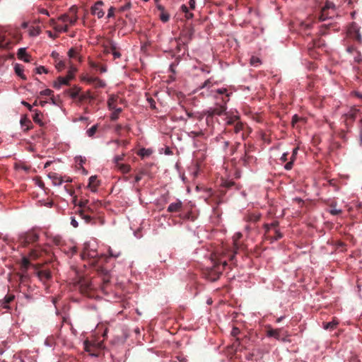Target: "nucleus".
<instances>
[{"mask_svg":"<svg viewBox=\"0 0 362 362\" xmlns=\"http://www.w3.org/2000/svg\"><path fill=\"white\" fill-rule=\"evenodd\" d=\"M331 14H332L331 11L322 8L319 18L320 21H324L326 19L331 18Z\"/></svg>","mask_w":362,"mask_h":362,"instance_id":"nucleus-28","label":"nucleus"},{"mask_svg":"<svg viewBox=\"0 0 362 362\" xmlns=\"http://www.w3.org/2000/svg\"><path fill=\"white\" fill-rule=\"evenodd\" d=\"M274 236H272L269 235V236L266 235L267 238L270 239L272 241L277 240L281 239L283 237L282 233L278 230L275 229L274 230Z\"/></svg>","mask_w":362,"mask_h":362,"instance_id":"nucleus-33","label":"nucleus"},{"mask_svg":"<svg viewBox=\"0 0 362 362\" xmlns=\"http://www.w3.org/2000/svg\"><path fill=\"white\" fill-rule=\"evenodd\" d=\"M300 119H301V118L299 117L297 115H293L292 117V121H291L293 126H294L295 124L298 122Z\"/></svg>","mask_w":362,"mask_h":362,"instance_id":"nucleus-60","label":"nucleus"},{"mask_svg":"<svg viewBox=\"0 0 362 362\" xmlns=\"http://www.w3.org/2000/svg\"><path fill=\"white\" fill-rule=\"evenodd\" d=\"M182 207V203L181 201L177 200L175 203H171L168 207V211L170 213L179 212L181 211Z\"/></svg>","mask_w":362,"mask_h":362,"instance_id":"nucleus-18","label":"nucleus"},{"mask_svg":"<svg viewBox=\"0 0 362 362\" xmlns=\"http://www.w3.org/2000/svg\"><path fill=\"white\" fill-rule=\"evenodd\" d=\"M348 35L358 42H361V35L358 25L355 23H351L347 30Z\"/></svg>","mask_w":362,"mask_h":362,"instance_id":"nucleus-8","label":"nucleus"},{"mask_svg":"<svg viewBox=\"0 0 362 362\" xmlns=\"http://www.w3.org/2000/svg\"><path fill=\"white\" fill-rule=\"evenodd\" d=\"M68 55L70 58H76L77 56V52L74 48H71L68 52Z\"/></svg>","mask_w":362,"mask_h":362,"instance_id":"nucleus-55","label":"nucleus"},{"mask_svg":"<svg viewBox=\"0 0 362 362\" xmlns=\"http://www.w3.org/2000/svg\"><path fill=\"white\" fill-rule=\"evenodd\" d=\"M226 104L222 105L216 104L215 107H210L209 109L204 111V115L206 116V119L209 117L211 118L214 115H221L226 110Z\"/></svg>","mask_w":362,"mask_h":362,"instance_id":"nucleus-5","label":"nucleus"},{"mask_svg":"<svg viewBox=\"0 0 362 362\" xmlns=\"http://www.w3.org/2000/svg\"><path fill=\"white\" fill-rule=\"evenodd\" d=\"M98 185L99 181L97 180V177L95 175L90 176L88 185V188H90L92 192H96Z\"/></svg>","mask_w":362,"mask_h":362,"instance_id":"nucleus-22","label":"nucleus"},{"mask_svg":"<svg viewBox=\"0 0 362 362\" xmlns=\"http://www.w3.org/2000/svg\"><path fill=\"white\" fill-rule=\"evenodd\" d=\"M88 200L84 199V200H80L78 204H75L76 206H78L77 210H79L80 209L85 208L88 206Z\"/></svg>","mask_w":362,"mask_h":362,"instance_id":"nucleus-43","label":"nucleus"},{"mask_svg":"<svg viewBox=\"0 0 362 362\" xmlns=\"http://www.w3.org/2000/svg\"><path fill=\"white\" fill-rule=\"evenodd\" d=\"M97 131V126L93 125L90 129H88L86 132L88 136L92 137Z\"/></svg>","mask_w":362,"mask_h":362,"instance_id":"nucleus-47","label":"nucleus"},{"mask_svg":"<svg viewBox=\"0 0 362 362\" xmlns=\"http://www.w3.org/2000/svg\"><path fill=\"white\" fill-rule=\"evenodd\" d=\"M81 88L78 86H74L72 88L67 89L65 93L69 95L71 98L76 99L79 98Z\"/></svg>","mask_w":362,"mask_h":362,"instance_id":"nucleus-15","label":"nucleus"},{"mask_svg":"<svg viewBox=\"0 0 362 362\" xmlns=\"http://www.w3.org/2000/svg\"><path fill=\"white\" fill-rule=\"evenodd\" d=\"M62 240L60 236H55L53 238V242L56 245H60L62 243Z\"/></svg>","mask_w":362,"mask_h":362,"instance_id":"nucleus-58","label":"nucleus"},{"mask_svg":"<svg viewBox=\"0 0 362 362\" xmlns=\"http://www.w3.org/2000/svg\"><path fill=\"white\" fill-rule=\"evenodd\" d=\"M234 185H235V182L233 181L225 180L223 182L222 186L227 189H229V188L232 187Z\"/></svg>","mask_w":362,"mask_h":362,"instance_id":"nucleus-52","label":"nucleus"},{"mask_svg":"<svg viewBox=\"0 0 362 362\" xmlns=\"http://www.w3.org/2000/svg\"><path fill=\"white\" fill-rule=\"evenodd\" d=\"M53 91L50 89H45L42 91H41L40 94L41 95H46V96H49L52 94Z\"/></svg>","mask_w":362,"mask_h":362,"instance_id":"nucleus-61","label":"nucleus"},{"mask_svg":"<svg viewBox=\"0 0 362 362\" xmlns=\"http://www.w3.org/2000/svg\"><path fill=\"white\" fill-rule=\"evenodd\" d=\"M37 274L40 280L44 283L50 280L52 278L50 271L47 269L40 270L37 272Z\"/></svg>","mask_w":362,"mask_h":362,"instance_id":"nucleus-14","label":"nucleus"},{"mask_svg":"<svg viewBox=\"0 0 362 362\" xmlns=\"http://www.w3.org/2000/svg\"><path fill=\"white\" fill-rule=\"evenodd\" d=\"M338 324H339L338 320H337L336 319L334 318L332 320V321H331V322H324L323 323V328L325 329L333 330V329H334L337 327Z\"/></svg>","mask_w":362,"mask_h":362,"instance_id":"nucleus-24","label":"nucleus"},{"mask_svg":"<svg viewBox=\"0 0 362 362\" xmlns=\"http://www.w3.org/2000/svg\"><path fill=\"white\" fill-rule=\"evenodd\" d=\"M30 266V262L28 258L26 257H23L21 264V271L22 272L21 275V281H24L28 277L27 271Z\"/></svg>","mask_w":362,"mask_h":362,"instance_id":"nucleus-11","label":"nucleus"},{"mask_svg":"<svg viewBox=\"0 0 362 362\" xmlns=\"http://www.w3.org/2000/svg\"><path fill=\"white\" fill-rule=\"evenodd\" d=\"M76 71H77L76 68H75L74 66H72L70 67V69L69 70L66 76L69 77V78L72 80L74 77V74L76 72Z\"/></svg>","mask_w":362,"mask_h":362,"instance_id":"nucleus-45","label":"nucleus"},{"mask_svg":"<svg viewBox=\"0 0 362 362\" xmlns=\"http://www.w3.org/2000/svg\"><path fill=\"white\" fill-rule=\"evenodd\" d=\"M216 92L218 93V94H220V95H223V94H226V97L225 98H222V102L223 103H225L226 104L228 100H229V97L231 94V93H228V90L226 88H218L216 90Z\"/></svg>","mask_w":362,"mask_h":362,"instance_id":"nucleus-23","label":"nucleus"},{"mask_svg":"<svg viewBox=\"0 0 362 362\" xmlns=\"http://www.w3.org/2000/svg\"><path fill=\"white\" fill-rule=\"evenodd\" d=\"M212 86V82L211 78L207 79L205 82L199 87L200 89L202 88H210Z\"/></svg>","mask_w":362,"mask_h":362,"instance_id":"nucleus-49","label":"nucleus"},{"mask_svg":"<svg viewBox=\"0 0 362 362\" xmlns=\"http://www.w3.org/2000/svg\"><path fill=\"white\" fill-rule=\"evenodd\" d=\"M238 121H239V117L234 115L227 118L226 124L228 126H233Z\"/></svg>","mask_w":362,"mask_h":362,"instance_id":"nucleus-34","label":"nucleus"},{"mask_svg":"<svg viewBox=\"0 0 362 362\" xmlns=\"http://www.w3.org/2000/svg\"><path fill=\"white\" fill-rule=\"evenodd\" d=\"M83 344L85 351L93 356H98L100 351L103 348L102 341L86 340Z\"/></svg>","mask_w":362,"mask_h":362,"instance_id":"nucleus-3","label":"nucleus"},{"mask_svg":"<svg viewBox=\"0 0 362 362\" xmlns=\"http://www.w3.org/2000/svg\"><path fill=\"white\" fill-rule=\"evenodd\" d=\"M124 158V154H122L120 156H116L114 158V162L115 163V166H118V165H120V161L123 160Z\"/></svg>","mask_w":362,"mask_h":362,"instance_id":"nucleus-50","label":"nucleus"},{"mask_svg":"<svg viewBox=\"0 0 362 362\" xmlns=\"http://www.w3.org/2000/svg\"><path fill=\"white\" fill-rule=\"evenodd\" d=\"M27 55L25 49L20 48L18 51V57L20 59H23L24 57Z\"/></svg>","mask_w":362,"mask_h":362,"instance_id":"nucleus-51","label":"nucleus"},{"mask_svg":"<svg viewBox=\"0 0 362 362\" xmlns=\"http://www.w3.org/2000/svg\"><path fill=\"white\" fill-rule=\"evenodd\" d=\"M298 151V148H294L293 149L292 155L290 158V161L286 163V165H284V168L286 170H290L292 169L293 165V162L296 159V155H297Z\"/></svg>","mask_w":362,"mask_h":362,"instance_id":"nucleus-19","label":"nucleus"},{"mask_svg":"<svg viewBox=\"0 0 362 362\" xmlns=\"http://www.w3.org/2000/svg\"><path fill=\"white\" fill-rule=\"evenodd\" d=\"M35 112L34 115L33 116V119L35 123L39 124L40 125H42V122L41 121L42 113L37 110H33Z\"/></svg>","mask_w":362,"mask_h":362,"instance_id":"nucleus-30","label":"nucleus"},{"mask_svg":"<svg viewBox=\"0 0 362 362\" xmlns=\"http://www.w3.org/2000/svg\"><path fill=\"white\" fill-rule=\"evenodd\" d=\"M21 124L23 127L26 126L27 127L25 130L28 131L30 128V125H31V122L29 119H27L26 118H23L21 119Z\"/></svg>","mask_w":362,"mask_h":362,"instance_id":"nucleus-44","label":"nucleus"},{"mask_svg":"<svg viewBox=\"0 0 362 362\" xmlns=\"http://www.w3.org/2000/svg\"><path fill=\"white\" fill-rule=\"evenodd\" d=\"M267 336L274 337L276 339H280V329H269L267 331Z\"/></svg>","mask_w":362,"mask_h":362,"instance_id":"nucleus-27","label":"nucleus"},{"mask_svg":"<svg viewBox=\"0 0 362 362\" xmlns=\"http://www.w3.org/2000/svg\"><path fill=\"white\" fill-rule=\"evenodd\" d=\"M70 81L71 79L67 76L65 77L59 76L57 78V81L54 83V88L58 89L62 85H69Z\"/></svg>","mask_w":362,"mask_h":362,"instance_id":"nucleus-21","label":"nucleus"},{"mask_svg":"<svg viewBox=\"0 0 362 362\" xmlns=\"http://www.w3.org/2000/svg\"><path fill=\"white\" fill-rule=\"evenodd\" d=\"M66 253H67L69 256H73L74 254L76 253V249L75 247H70L69 251H65Z\"/></svg>","mask_w":362,"mask_h":362,"instance_id":"nucleus-59","label":"nucleus"},{"mask_svg":"<svg viewBox=\"0 0 362 362\" xmlns=\"http://www.w3.org/2000/svg\"><path fill=\"white\" fill-rule=\"evenodd\" d=\"M16 74L23 80H26L25 76L23 74V66L21 64H16L14 66Z\"/></svg>","mask_w":362,"mask_h":362,"instance_id":"nucleus-25","label":"nucleus"},{"mask_svg":"<svg viewBox=\"0 0 362 362\" xmlns=\"http://www.w3.org/2000/svg\"><path fill=\"white\" fill-rule=\"evenodd\" d=\"M103 2L102 1H97L93 6L91 8V13L93 15H96L98 18L103 17L105 12L102 9Z\"/></svg>","mask_w":362,"mask_h":362,"instance_id":"nucleus-12","label":"nucleus"},{"mask_svg":"<svg viewBox=\"0 0 362 362\" xmlns=\"http://www.w3.org/2000/svg\"><path fill=\"white\" fill-rule=\"evenodd\" d=\"M122 129H123V126L120 124H117L115 127V131L118 134H120Z\"/></svg>","mask_w":362,"mask_h":362,"instance_id":"nucleus-62","label":"nucleus"},{"mask_svg":"<svg viewBox=\"0 0 362 362\" xmlns=\"http://www.w3.org/2000/svg\"><path fill=\"white\" fill-rule=\"evenodd\" d=\"M9 42H5V37L0 35V48L7 49L9 47Z\"/></svg>","mask_w":362,"mask_h":362,"instance_id":"nucleus-42","label":"nucleus"},{"mask_svg":"<svg viewBox=\"0 0 362 362\" xmlns=\"http://www.w3.org/2000/svg\"><path fill=\"white\" fill-rule=\"evenodd\" d=\"M157 9L159 11V18L163 23H166L170 20V14L165 11L163 6L161 4L156 5Z\"/></svg>","mask_w":362,"mask_h":362,"instance_id":"nucleus-13","label":"nucleus"},{"mask_svg":"<svg viewBox=\"0 0 362 362\" xmlns=\"http://www.w3.org/2000/svg\"><path fill=\"white\" fill-rule=\"evenodd\" d=\"M41 33V29L40 27H32L30 30V35L31 36H37L39 35Z\"/></svg>","mask_w":362,"mask_h":362,"instance_id":"nucleus-40","label":"nucleus"},{"mask_svg":"<svg viewBox=\"0 0 362 362\" xmlns=\"http://www.w3.org/2000/svg\"><path fill=\"white\" fill-rule=\"evenodd\" d=\"M335 206L336 204H332L330 205V206L332 208V209L329 210V213L332 214V215H334V216H336V215H339L341 214L342 211L341 209H335Z\"/></svg>","mask_w":362,"mask_h":362,"instance_id":"nucleus-41","label":"nucleus"},{"mask_svg":"<svg viewBox=\"0 0 362 362\" xmlns=\"http://www.w3.org/2000/svg\"><path fill=\"white\" fill-rule=\"evenodd\" d=\"M322 8H325L327 11L332 10L331 12L333 15L335 10V5L334 3L327 1Z\"/></svg>","mask_w":362,"mask_h":362,"instance_id":"nucleus-39","label":"nucleus"},{"mask_svg":"<svg viewBox=\"0 0 362 362\" xmlns=\"http://www.w3.org/2000/svg\"><path fill=\"white\" fill-rule=\"evenodd\" d=\"M71 224L74 228H77L78 226V223L74 217H71Z\"/></svg>","mask_w":362,"mask_h":362,"instance_id":"nucleus-63","label":"nucleus"},{"mask_svg":"<svg viewBox=\"0 0 362 362\" xmlns=\"http://www.w3.org/2000/svg\"><path fill=\"white\" fill-rule=\"evenodd\" d=\"M69 13H71L73 15V16H76V13H77V8L75 7V6H72L70 10H69Z\"/></svg>","mask_w":362,"mask_h":362,"instance_id":"nucleus-64","label":"nucleus"},{"mask_svg":"<svg viewBox=\"0 0 362 362\" xmlns=\"http://www.w3.org/2000/svg\"><path fill=\"white\" fill-rule=\"evenodd\" d=\"M47 72H48L47 69L43 66H40L36 68L37 74H41L42 73L47 74Z\"/></svg>","mask_w":362,"mask_h":362,"instance_id":"nucleus-56","label":"nucleus"},{"mask_svg":"<svg viewBox=\"0 0 362 362\" xmlns=\"http://www.w3.org/2000/svg\"><path fill=\"white\" fill-rule=\"evenodd\" d=\"M117 168L123 173H127L131 170V166L127 164L121 163Z\"/></svg>","mask_w":362,"mask_h":362,"instance_id":"nucleus-35","label":"nucleus"},{"mask_svg":"<svg viewBox=\"0 0 362 362\" xmlns=\"http://www.w3.org/2000/svg\"><path fill=\"white\" fill-rule=\"evenodd\" d=\"M59 19L62 22H68L70 25H74L78 20L77 16H70L69 14L62 15Z\"/></svg>","mask_w":362,"mask_h":362,"instance_id":"nucleus-20","label":"nucleus"},{"mask_svg":"<svg viewBox=\"0 0 362 362\" xmlns=\"http://www.w3.org/2000/svg\"><path fill=\"white\" fill-rule=\"evenodd\" d=\"M144 175H145V172L144 170H140L134 177L135 182H139L142 179Z\"/></svg>","mask_w":362,"mask_h":362,"instance_id":"nucleus-54","label":"nucleus"},{"mask_svg":"<svg viewBox=\"0 0 362 362\" xmlns=\"http://www.w3.org/2000/svg\"><path fill=\"white\" fill-rule=\"evenodd\" d=\"M112 54L115 59L119 58L121 57V54L119 51L117 49V47L115 45L111 44L110 47V50L108 51Z\"/></svg>","mask_w":362,"mask_h":362,"instance_id":"nucleus-29","label":"nucleus"},{"mask_svg":"<svg viewBox=\"0 0 362 362\" xmlns=\"http://www.w3.org/2000/svg\"><path fill=\"white\" fill-rule=\"evenodd\" d=\"M243 129V124L240 121H238L233 126L231 131H233L235 134L239 133Z\"/></svg>","mask_w":362,"mask_h":362,"instance_id":"nucleus-36","label":"nucleus"},{"mask_svg":"<svg viewBox=\"0 0 362 362\" xmlns=\"http://www.w3.org/2000/svg\"><path fill=\"white\" fill-rule=\"evenodd\" d=\"M55 66L59 71H62L65 68L66 64L64 61H59L57 63Z\"/></svg>","mask_w":362,"mask_h":362,"instance_id":"nucleus-53","label":"nucleus"},{"mask_svg":"<svg viewBox=\"0 0 362 362\" xmlns=\"http://www.w3.org/2000/svg\"><path fill=\"white\" fill-rule=\"evenodd\" d=\"M240 331L239 328L234 327L232 329L230 334L232 337H236L240 334Z\"/></svg>","mask_w":362,"mask_h":362,"instance_id":"nucleus-57","label":"nucleus"},{"mask_svg":"<svg viewBox=\"0 0 362 362\" xmlns=\"http://www.w3.org/2000/svg\"><path fill=\"white\" fill-rule=\"evenodd\" d=\"M79 288L81 292L88 297L90 296V291L93 289L92 283L86 279H82L79 281Z\"/></svg>","mask_w":362,"mask_h":362,"instance_id":"nucleus-9","label":"nucleus"},{"mask_svg":"<svg viewBox=\"0 0 362 362\" xmlns=\"http://www.w3.org/2000/svg\"><path fill=\"white\" fill-rule=\"evenodd\" d=\"M39 236L36 233L28 231L19 235L18 243L22 247H28L30 244L37 242Z\"/></svg>","mask_w":362,"mask_h":362,"instance_id":"nucleus-2","label":"nucleus"},{"mask_svg":"<svg viewBox=\"0 0 362 362\" xmlns=\"http://www.w3.org/2000/svg\"><path fill=\"white\" fill-rule=\"evenodd\" d=\"M116 100H117V98L114 95H111L108 100H107V105H108V107L110 109V110H113V109H115L117 108L116 107Z\"/></svg>","mask_w":362,"mask_h":362,"instance_id":"nucleus-31","label":"nucleus"},{"mask_svg":"<svg viewBox=\"0 0 362 362\" xmlns=\"http://www.w3.org/2000/svg\"><path fill=\"white\" fill-rule=\"evenodd\" d=\"M358 114V110L351 109L347 113H346L343 115V117H344V122H345L347 128L351 125L353 122L357 117Z\"/></svg>","mask_w":362,"mask_h":362,"instance_id":"nucleus-10","label":"nucleus"},{"mask_svg":"<svg viewBox=\"0 0 362 362\" xmlns=\"http://www.w3.org/2000/svg\"><path fill=\"white\" fill-rule=\"evenodd\" d=\"M41 255L42 252L39 249H33L29 253L30 257L33 259H37Z\"/></svg>","mask_w":362,"mask_h":362,"instance_id":"nucleus-32","label":"nucleus"},{"mask_svg":"<svg viewBox=\"0 0 362 362\" xmlns=\"http://www.w3.org/2000/svg\"><path fill=\"white\" fill-rule=\"evenodd\" d=\"M255 151V147L252 145L245 146V154L244 156L241 158V160L243 163V165L247 166L253 163L256 160V158L253 155V152Z\"/></svg>","mask_w":362,"mask_h":362,"instance_id":"nucleus-6","label":"nucleus"},{"mask_svg":"<svg viewBox=\"0 0 362 362\" xmlns=\"http://www.w3.org/2000/svg\"><path fill=\"white\" fill-rule=\"evenodd\" d=\"M212 261L214 264L209 271L208 279L214 281L220 277L228 263L226 259H223L222 257H217L216 254L213 255Z\"/></svg>","mask_w":362,"mask_h":362,"instance_id":"nucleus-1","label":"nucleus"},{"mask_svg":"<svg viewBox=\"0 0 362 362\" xmlns=\"http://www.w3.org/2000/svg\"><path fill=\"white\" fill-rule=\"evenodd\" d=\"M279 226V223L277 221H274L271 224H265L264 228H265V235L269 236V233L271 229H277V226Z\"/></svg>","mask_w":362,"mask_h":362,"instance_id":"nucleus-26","label":"nucleus"},{"mask_svg":"<svg viewBox=\"0 0 362 362\" xmlns=\"http://www.w3.org/2000/svg\"><path fill=\"white\" fill-rule=\"evenodd\" d=\"M93 85H94L95 88H103L105 86V83L100 80L99 78L95 77L94 78V82Z\"/></svg>","mask_w":362,"mask_h":362,"instance_id":"nucleus-38","label":"nucleus"},{"mask_svg":"<svg viewBox=\"0 0 362 362\" xmlns=\"http://www.w3.org/2000/svg\"><path fill=\"white\" fill-rule=\"evenodd\" d=\"M15 298L14 295L7 294L5 297L0 300V305L4 309L9 308V303H11Z\"/></svg>","mask_w":362,"mask_h":362,"instance_id":"nucleus-16","label":"nucleus"},{"mask_svg":"<svg viewBox=\"0 0 362 362\" xmlns=\"http://www.w3.org/2000/svg\"><path fill=\"white\" fill-rule=\"evenodd\" d=\"M94 78L95 77L88 76H83L81 77V80L83 81L86 82L88 84H93V82H94Z\"/></svg>","mask_w":362,"mask_h":362,"instance_id":"nucleus-48","label":"nucleus"},{"mask_svg":"<svg viewBox=\"0 0 362 362\" xmlns=\"http://www.w3.org/2000/svg\"><path fill=\"white\" fill-rule=\"evenodd\" d=\"M113 110L114 111L111 114L110 119H111V120L115 121L118 119L119 115L122 112V108H120V107L115 108V109H113Z\"/></svg>","mask_w":362,"mask_h":362,"instance_id":"nucleus-37","label":"nucleus"},{"mask_svg":"<svg viewBox=\"0 0 362 362\" xmlns=\"http://www.w3.org/2000/svg\"><path fill=\"white\" fill-rule=\"evenodd\" d=\"M95 99V96L90 90H88L85 93H80L78 101L82 103L88 100L89 103H91Z\"/></svg>","mask_w":362,"mask_h":362,"instance_id":"nucleus-17","label":"nucleus"},{"mask_svg":"<svg viewBox=\"0 0 362 362\" xmlns=\"http://www.w3.org/2000/svg\"><path fill=\"white\" fill-rule=\"evenodd\" d=\"M81 257L83 259H93V263L98 262V260H95L96 258L101 259L103 257V256L99 257L98 251L95 248L91 247L90 243H84Z\"/></svg>","mask_w":362,"mask_h":362,"instance_id":"nucleus-4","label":"nucleus"},{"mask_svg":"<svg viewBox=\"0 0 362 362\" xmlns=\"http://www.w3.org/2000/svg\"><path fill=\"white\" fill-rule=\"evenodd\" d=\"M76 213L78 214L86 223H90L93 218L94 212L89 206H87L83 209H80L79 210H76Z\"/></svg>","mask_w":362,"mask_h":362,"instance_id":"nucleus-7","label":"nucleus"},{"mask_svg":"<svg viewBox=\"0 0 362 362\" xmlns=\"http://www.w3.org/2000/svg\"><path fill=\"white\" fill-rule=\"evenodd\" d=\"M242 238V234L240 233H237L233 235V243L234 246L236 249H238V241Z\"/></svg>","mask_w":362,"mask_h":362,"instance_id":"nucleus-46","label":"nucleus"}]
</instances>
